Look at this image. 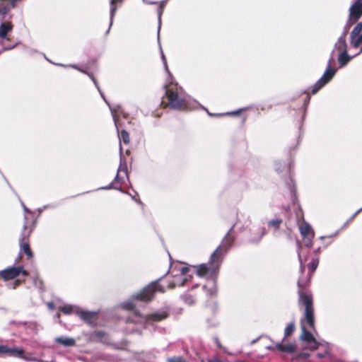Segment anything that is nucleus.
I'll use <instances>...</instances> for the list:
<instances>
[{
	"instance_id": "f257e3e1",
	"label": "nucleus",
	"mask_w": 362,
	"mask_h": 362,
	"mask_svg": "<svg viewBox=\"0 0 362 362\" xmlns=\"http://www.w3.org/2000/svg\"><path fill=\"white\" fill-rule=\"evenodd\" d=\"M300 303L305 307L304 318L301 320L302 335L301 339L305 341L311 349L317 348V343L313 335L307 330L305 322L310 329H315L314 308L311 296L306 294H300Z\"/></svg>"
},
{
	"instance_id": "f03ea898",
	"label": "nucleus",
	"mask_w": 362,
	"mask_h": 362,
	"mask_svg": "<svg viewBox=\"0 0 362 362\" xmlns=\"http://www.w3.org/2000/svg\"><path fill=\"white\" fill-rule=\"evenodd\" d=\"M221 255V247H218L211 256L209 267L206 264H200L196 267L197 274L199 276H204L208 273L214 274L219 266V257Z\"/></svg>"
},
{
	"instance_id": "7ed1b4c3",
	"label": "nucleus",
	"mask_w": 362,
	"mask_h": 362,
	"mask_svg": "<svg viewBox=\"0 0 362 362\" xmlns=\"http://www.w3.org/2000/svg\"><path fill=\"white\" fill-rule=\"evenodd\" d=\"M332 60L333 57H332L328 62V65L324 74L312 86L310 90H320L334 76L337 69L331 66Z\"/></svg>"
},
{
	"instance_id": "20e7f679",
	"label": "nucleus",
	"mask_w": 362,
	"mask_h": 362,
	"mask_svg": "<svg viewBox=\"0 0 362 362\" xmlns=\"http://www.w3.org/2000/svg\"><path fill=\"white\" fill-rule=\"evenodd\" d=\"M162 104L175 109L185 107V100L179 97L177 92H165L162 99Z\"/></svg>"
},
{
	"instance_id": "39448f33",
	"label": "nucleus",
	"mask_w": 362,
	"mask_h": 362,
	"mask_svg": "<svg viewBox=\"0 0 362 362\" xmlns=\"http://www.w3.org/2000/svg\"><path fill=\"white\" fill-rule=\"evenodd\" d=\"M156 284H151L146 286L136 296L133 298L142 301H149L152 299L153 293L157 291Z\"/></svg>"
},
{
	"instance_id": "423d86ee",
	"label": "nucleus",
	"mask_w": 362,
	"mask_h": 362,
	"mask_svg": "<svg viewBox=\"0 0 362 362\" xmlns=\"http://www.w3.org/2000/svg\"><path fill=\"white\" fill-rule=\"evenodd\" d=\"M20 273H22L24 276H26L27 272L23 269L21 267H11L6 269L4 271H1L0 273L1 276L5 280L13 279L17 276L19 275Z\"/></svg>"
},
{
	"instance_id": "0eeeda50",
	"label": "nucleus",
	"mask_w": 362,
	"mask_h": 362,
	"mask_svg": "<svg viewBox=\"0 0 362 362\" xmlns=\"http://www.w3.org/2000/svg\"><path fill=\"white\" fill-rule=\"evenodd\" d=\"M362 16V1L357 0L349 8V17L356 22Z\"/></svg>"
},
{
	"instance_id": "6e6552de",
	"label": "nucleus",
	"mask_w": 362,
	"mask_h": 362,
	"mask_svg": "<svg viewBox=\"0 0 362 362\" xmlns=\"http://www.w3.org/2000/svg\"><path fill=\"white\" fill-rule=\"evenodd\" d=\"M300 231L302 236L305 239H306L305 245L308 247H310L312 239L314 237V232H313L312 228L308 224L304 223L300 226Z\"/></svg>"
},
{
	"instance_id": "1a4fd4ad",
	"label": "nucleus",
	"mask_w": 362,
	"mask_h": 362,
	"mask_svg": "<svg viewBox=\"0 0 362 362\" xmlns=\"http://www.w3.org/2000/svg\"><path fill=\"white\" fill-rule=\"evenodd\" d=\"M123 1L124 0H110V25L106 33L110 32L117 8L122 4Z\"/></svg>"
},
{
	"instance_id": "9d476101",
	"label": "nucleus",
	"mask_w": 362,
	"mask_h": 362,
	"mask_svg": "<svg viewBox=\"0 0 362 362\" xmlns=\"http://www.w3.org/2000/svg\"><path fill=\"white\" fill-rule=\"evenodd\" d=\"M13 28L11 22H3L0 24V38L2 40H9L8 33H10Z\"/></svg>"
},
{
	"instance_id": "9b49d317",
	"label": "nucleus",
	"mask_w": 362,
	"mask_h": 362,
	"mask_svg": "<svg viewBox=\"0 0 362 362\" xmlns=\"http://www.w3.org/2000/svg\"><path fill=\"white\" fill-rule=\"evenodd\" d=\"M0 353L6 354L13 356H21L23 351L16 348H9L6 346H0Z\"/></svg>"
},
{
	"instance_id": "f8f14e48",
	"label": "nucleus",
	"mask_w": 362,
	"mask_h": 362,
	"mask_svg": "<svg viewBox=\"0 0 362 362\" xmlns=\"http://www.w3.org/2000/svg\"><path fill=\"white\" fill-rule=\"evenodd\" d=\"M353 57L349 55L347 49L342 50L338 56V62L340 67L345 66L351 59Z\"/></svg>"
},
{
	"instance_id": "ddd939ff",
	"label": "nucleus",
	"mask_w": 362,
	"mask_h": 362,
	"mask_svg": "<svg viewBox=\"0 0 362 362\" xmlns=\"http://www.w3.org/2000/svg\"><path fill=\"white\" fill-rule=\"evenodd\" d=\"M344 49H347L346 37H344V36L340 35V37L338 38L337 41L335 42L334 45V49L332 52V54H333L334 50H337L340 52Z\"/></svg>"
},
{
	"instance_id": "4468645a",
	"label": "nucleus",
	"mask_w": 362,
	"mask_h": 362,
	"mask_svg": "<svg viewBox=\"0 0 362 362\" xmlns=\"http://www.w3.org/2000/svg\"><path fill=\"white\" fill-rule=\"evenodd\" d=\"M81 317L88 322H92L95 320L96 314L91 312L82 311L79 313Z\"/></svg>"
},
{
	"instance_id": "2eb2a0df",
	"label": "nucleus",
	"mask_w": 362,
	"mask_h": 362,
	"mask_svg": "<svg viewBox=\"0 0 362 362\" xmlns=\"http://www.w3.org/2000/svg\"><path fill=\"white\" fill-rule=\"evenodd\" d=\"M56 341L57 343H59L64 346H73L75 343L74 339L71 338H63V337H58L56 339Z\"/></svg>"
},
{
	"instance_id": "dca6fc26",
	"label": "nucleus",
	"mask_w": 362,
	"mask_h": 362,
	"mask_svg": "<svg viewBox=\"0 0 362 362\" xmlns=\"http://www.w3.org/2000/svg\"><path fill=\"white\" fill-rule=\"evenodd\" d=\"M55 64L59 66H63V67H67V66L73 67V68H74L76 69H78L81 72H83V73H85V74H88L92 78V80L94 82L96 88L99 90V86H98L97 82L95 81V80L93 78V76L90 75V74H88V72H86L85 70L79 69L76 65H71V64L70 65H64L63 64Z\"/></svg>"
},
{
	"instance_id": "f3484780",
	"label": "nucleus",
	"mask_w": 362,
	"mask_h": 362,
	"mask_svg": "<svg viewBox=\"0 0 362 362\" xmlns=\"http://www.w3.org/2000/svg\"><path fill=\"white\" fill-rule=\"evenodd\" d=\"M21 251L25 252L27 255L28 257L31 258L33 257L32 251H31V250L30 248V245L28 243L22 242L21 243Z\"/></svg>"
},
{
	"instance_id": "a211bd4d",
	"label": "nucleus",
	"mask_w": 362,
	"mask_h": 362,
	"mask_svg": "<svg viewBox=\"0 0 362 362\" xmlns=\"http://www.w3.org/2000/svg\"><path fill=\"white\" fill-rule=\"evenodd\" d=\"M362 31V21L358 23L351 32L350 37L353 40L354 37L358 35Z\"/></svg>"
},
{
	"instance_id": "6ab92c4d",
	"label": "nucleus",
	"mask_w": 362,
	"mask_h": 362,
	"mask_svg": "<svg viewBox=\"0 0 362 362\" xmlns=\"http://www.w3.org/2000/svg\"><path fill=\"white\" fill-rule=\"evenodd\" d=\"M356 22H354V20L350 19L349 17V20L346 22V25L344 27L343 32L341 35V36H344V37H346L347 35V33H349V30L350 28Z\"/></svg>"
},
{
	"instance_id": "aec40b11",
	"label": "nucleus",
	"mask_w": 362,
	"mask_h": 362,
	"mask_svg": "<svg viewBox=\"0 0 362 362\" xmlns=\"http://www.w3.org/2000/svg\"><path fill=\"white\" fill-rule=\"evenodd\" d=\"M276 347L281 351L293 352L295 351V347L292 344L282 345L279 344Z\"/></svg>"
},
{
	"instance_id": "412c9836",
	"label": "nucleus",
	"mask_w": 362,
	"mask_h": 362,
	"mask_svg": "<svg viewBox=\"0 0 362 362\" xmlns=\"http://www.w3.org/2000/svg\"><path fill=\"white\" fill-rule=\"evenodd\" d=\"M351 44L354 48L358 47L362 44V34H359L351 40Z\"/></svg>"
},
{
	"instance_id": "4be33fe9",
	"label": "nucleus",
	"mask_w": 362,
	"mask_h": 362,
	"mask_svg": "<svg viewBox=\"0 0 362 362\" xmlns=\"http://www.w3.org/2000/svg\"><path fill=\"white\" fill-rule=\"evenodd\" d=\"M165 90H182V88L177 83L172 82L170 84L165 86Z\"/></svg>"
},
{
	"instance_id": "5701e85b",
	"label": "nucleus",
	"mask_w": 362,
	"mask_h": 362,
	"mask_svg": "<svg viewBox=\"0 0 362 362\" xmlns=\"http://www.w3.org/2000/svg\"><path fill=\"white\" fill-rule=\"evenodd\" d=\"M11 8H13L11 6L10 0L9 3L7 5H4L0 7V14H1L2 16H6L8 13Z\"/></svg>"
},
{
	"instance_id": "b1692460",
	"label": "nucleus",
	"mask_w": 362,
	"mask_h": 362,
	"mask_svg": "<svg viewBox=\"0 0 362 362\" xmlns=\"http://www.w3.org/2000/svg\"><path fill=\"white\" fill-rule=\"evenodd\" d=\"M163 10H158L157 8V14H158V40H160V30L161 26V16L163 15Z\"/></svg>"
},
{
	"instance_id": "393cba45",
	"label": "nucleus",
	"mask_w": 362,
	"mask_h": 362,
	"mask_svg": "<svg viewBox=\"0 0 362 362\" xmlns=\"http://www.w3.org/2000/svg\"><path fill=\"white\" fill-rule=\"evenodd\" d=\"M295 326L293 323L289 324L285 329V337L290 336L294 331Z\"/></svg>"
},
{
	"instance_id": "a878e982",
	"label": "nucleus",
	"mask_w": 362,
	"mask_h": 362,
	"mask_svg": "<svg viewBox=\"0 0 362 362\" xmlns=\"http://www.w3.org/2000/svg\"><path fill=\"white\" fill-rule=\"evenodd\" d=\"M0 44L3 46L2 50L0 51L1 53L2 52H5V51H8V50H11V49H14L17 46V45H18V43H16V44H14L13 45H5L4 42H1Z\"/></svg>"
},
{
	"instance_id": "bb28decb",
	"label": "nucleus",
	"mask_w": 362,
	"mask_h": 362,
	"mask_svg": "<svg viewBox=\"0 0 362 362\" xmlns=\"http://www.w3.org/2000/svg\"><path fill=\"white\" fill-rule=\"evenodd\" d=\"M121 137H122V139L124 143L129 144V134L126 131H124V130L122 131V132H121Z\"/></svg>"
},
{
	"instance_id": "cd10ccee",
	"label": "nucleus",
	"mask_w": 362,
	"mask_h": 362,
	"mask_svg": "<svg viewBox=\"0 0 362 362\" xmlns=\"http://www.w3.org/2000/svg\"><path fill=\"white\" fill-rule=\"evenodd\" d=\"M281 223V220L276 219V220H272V221H269V225L270 226L274 227L275 229H277Z\"/></svg>"
},
{
	"instance_id": "c85d7f7f",
	"label": "nucleus",
	"mask_w": 362,
	"mask_h": 362,
	"mask_svg": "<svg viewBox=\"0 0 362 362\" xmlns=\"http://www.w3.org/2000/svg\"><path fill=\"white\" fill-rule=\"evenodd\" d=\"M166 316L163 314H153L151 315V318L153 320H161L164 319Z\"/></svg>"
},
{
	"instance_id": "c756f323",
	"label": "nucleus",
	"mask_w": 362,
	"mask_h": 362,
	"mask_svg": "<svg viewBox=\"0 0 362 362\" xmlns=\"http://www.w3.org/2000/svg\"><path fill=\"white\" fill-rule=\"evenodd\" d=\"M187 281V279H185L182 281H175L171 286H170V288H174L176 285H178V286H183L185 283V281Z\"/></svg>"
},
{
	"instance_id": "7c9ffc66",
	"label": "nucleus",
	"mask_w": 362,
	"mask_h": 362,
	"mask_svg": "<svg viewBox=\"0 0 362 362\" xmlns=\"http://www.w3.org/2000/svg\"><path fill=\"white\" fill-rule=\"evenodd\" d=\"M62 311L65 314H69L72 311L71 305H65L62 308Z\"/></svg>"
},
{
	"instance_id": "2f4dec72",
	"label": "nucleus",
	"mask_w": 362,
	"mask_h": 362,
	"mask_svg": "<svg viewBox=\"0 0 362 362\" xmlns=\"http://www.w3.org/2000/svg\"><path fill=\"white\" fill-rule=\"evenodd\" d=\"M123 307L125 309L131 310V309H133L134 308V305L132 304L131 302H126V303H124L123 304Z\"/></svg>"
},
{
	"instance_id": "473e14b6",
	"label": "nucleus",
	"mask_w": 362,
	"mask_h": 362,
	"mask_svg": "<svg viewBox=\"0 0 362 362\" xmlns=\"http://www.w3.org/2000/svg\"><path fill=\"white\" fill-rule=\"evenodd\" d=\"M168 0H163L160 2L159 4V6H158V10H163L164 11V8L167 4V2H168Z\"/></svg>"
},
{
	"instance_id": "72a5a7b5",
	"label": "nucleus",
	"mask_w": 362,
	"mask_h": 362,
	"mask_svg": "<svg viewBox=\"0 0 362 362\" xmlns=\"http://www.w3.org/2000/svg\"><path fill=\"white\" fill-rule=\"evenodd\" d=\"M168 0H163L160 2L159 4V6H158V10H163L164 11V8L167 4V2H168Z\"/></svg>"
},
{
	"instance_id": "f704fd0d",
	"label": "nucleus",
	"mask_w": 362,
	"mask_h": 362,
	"mask_svg": "<svg viewBox=\"0 0 362 362\" xmlns=\"http://www.w3.org/2000/svg\"><path fill=\"white\" fill-rule=\"evenodd\" d=\"M170 362H185L182 358H175L170 359Z\"/></svg>"
},
{
	"instance_id": "c9c22d12",
	"label": "nucleus",
	"mask_w": 362,
	"mask_h": 362,
	"mask_svg": "<svg viewBox=\"0 0 362 362\" xmlns=\"http://www.w3.org/2000/svg\"><path fill=\"white\" fill-rule=\"evenodd\" d=\"M143 2L145 3L146 4H148V5H155V4H158L157 1H148V0H143Z\"/></svg>"
},
{
	"instance_id": "e433bc0d",
	"label": "nucleus",
	"mask_w": 362,
	"mask_h": 362,
	"mask_svg": "<svg viewBox=\"0 0 362 362\" xmlns=\"http://www.w3.org/2000/svg\"><path fill=\"white\" fill-rule=\"evenodd\" d=\"M317 266V262H312L310 265H309V267L312 269V271L313 272L316 267Z\"/></svg>"
},
{
	"instance_id": "4c0bfd02",
	"label": "nucleus",
	"mask_w": 362,
	"mask_h": 362,
	"mask_svg": "<svg viewBox=\"0 0 362 362\" xmlns=\"http://www.w3.org/2000/svg\"><path fill=\"white\" fill-rule=\"evenodd\" d=\"M161 57H162V60L163 62V64H164V65H165V68L167 69L168 68H167L166 59H165V55H164V54H163L162 50H161Z\"/></svg>"
},
{
	"instance_id": "58836bf2",
	"label": "nucleus",
	"mask_w": 362,
	"mask_h": 362,
	"mask_svg": "<svg viewBox=\"0 0 362 362\" xmlns=\"http://www.w3.org/2000/svg\"><path fill=\"white\" fill-rule=\"evenodd\" d=\"M188 271H189V269H188L187 267H182V268L180 269V272H181V274H183V275H184V274H185L186 273H187V272H188Z\"/></svg>"
},
{
	"instance_id": "ea45409f",
	"label": "nucleus",
	"mask_w": 362,
	"mask_h": 362,
	"mask_svg": "<svg viewBox=\"0 0 362 362\" xmlns=\"http://www.w3.org/2000/svg\"><path fill=\"white\" fill-rule=\"evenodd\" d=\"M210 362H223V361H221L220 358H217V357H214Z\"/></svg>"
},
{
	"instance_id": "a19ab883",
	"label": "nucleus",
	"mask_w": 362,
	"mask_h": 362,
	"mask_svg": "<svg viewBox=\"0 0 362 362\" xmlns=\"http://www.w3.org/2000/svg\"><path fill=\"white\" fill-rule=\"evenodd\" d=\"M113 118H114V120H115V124L117 125V121H118V119H117V115L116 113H113Z\"/></svg>"
},
{
	"instance_id": "79ce46f5",
	"label": "nucleus",
	"mask_w": 362,
	"mask_h": 362,
	"mask_svg": "<svg viewBox=\"0 0 362 362\" xmlns=\"http://www.w3.org/2000/svg\"><path fill=\"white\" fill-rule=\"evenodd\" d=\"M193 302H194V300H193V299H192V298H190L188 300V303H189V304L193 303Z\"/></svg>"
},
{
	"instance_id": "37998d69",
	"label": "nucleus",
	"mask_w": 362,
	"mask_h": 362,
	"mask_svg": "<svg viewBox=\"0 0 362 362\" xmlns=\"http://www.w3.org/2000/svg\"><path fill=\"white\" fill-rule=\"evenodd\" d=\"M239 112H240V111H238V112H232V113H227V115H236V114H238V113H239Z\"/></svg>"
}]
</instances>
